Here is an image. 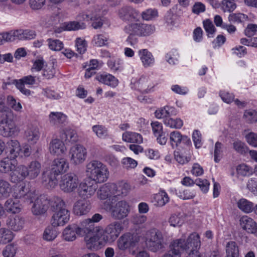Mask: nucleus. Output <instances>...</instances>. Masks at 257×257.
I'll return each mask as SVG.
<instances>
[{
	"instance_id": "f257e3e1",
	"label": "nucleus",
	"mask_w": 257,
	"mask_h": 257,
	"mask_svg": "<svg viewBox=\"0 0 257 257\" xmlns=\"http://www.w3.org/2000/svg\"><path fill=\"white\" fill-rule=\"evenodd\" d=\"M69 168L68 161L64 158L55 159L51 165V172H43L42 182L48 188L53 189L58 184L57 176L67 171Z\"/></svg>"
},
{
	"instance_id": "f03ea898",
	"label": "nucleus",
	"mask_w": 257,
	"mask_h": 257,
	"mask_svg": "<svg viewBox=\"0 0 257 257\" xmlns=\"http://www.w3.org/2000/svg\"><path fill=\"white\" fill-rule=\"evenodd\" d=\"M51 207L54 213L51 219V225H65L70 220V213L66 209L63 200L59 197L51 199Z\"/></svg>"
},
{
	"instance_id": "7ed1b4c3",
	"label": "nucleus",
	"mask_w": 257,
	"mask_h": 257,
	"mask_svg": "<svg viewBox=\"0 0 257 257\" xmlns=\"http://www.w3.org/2000/svg\"><path fill=\"white\" fill-rule=\"evenodd\" d=\"M78 233L80 236H84L86 247L91 250H97L101 248L102 242L100 240V226H81Z\"/></svg>"
},
{
	"instance_id": "20e7f679",
	"label": "nucleus",
	"mask_w": 257,
	"mask_h": 257,
	"mask_svg": "<svg viewBox=\"0 0 257 257\" xmlns=\"http://www.w3.org/2000/svg\"><path fill=\"white\" fill-rule=\"evenodd\" d=\"M86 176L96 183H102L109 178V172L107 166L98 160H92L86 165Z\"/></svg>"
},
{
	"instance_id": "39448f33",
	"label": "nucleus",
	"mask_w": 257,
	"mask_h": 257,
	"mask_svg": "<svg viewBox=\"0 0 257 257\" xmlns=\"http://www.w3.org/2000/svg\"><path fill=\"white\" fill-rule=\"evenodd\" d=\"M19 130L14 120L12 111L5 112L2 115L0 121V135L4 137L8 138L15 136Z\"/></svg>"
},
{
	"instance_id": "423d86ee",
	"label": "nucleus",
	"mask_w": 257,
	"mask_h": 257,
	"mask_svg": "<svg viewBox=\"0 0 257 257\" xmlns=\"http://www.w3.org/2000/svg\"><path fill=\"white\" fill-rule=\"evenodd\" d=\"M126 34H135L139 37H147L153 34L155 31L154 26L144 23H131L124 28Z\"/></svg>"
},
{
	"instance_id": "0eeeda50",
	"label": "nucleus",
	"mask_w": 257,
	"mask_h": 257,
	"mask_svg": "<svg viewBox=\"0 0 257 257\" xmlns=\"http://www.w3.org/2000/svg\"><path fill=\"white\" fill-rule=\"evenodd\" d=\"M163 242L162 233L159 230L153 229L148 234L146 243L150 250L156 252L164 247Z\"/></svg>"
},
{
	"instance_id": "6e6552de",
	"label": "nucleus",
	"mask_w": 257,
	"mask_h": 257,
	"mask_svg": "<svg viewBox=\"0 0 257 257\" xmlns=\"http://www.w3.org/2000/svg\"><path fill=\"white\" fill-rule=\"evenodd\" d=\"M79 184L77 176L73 173H68L61 176L59 186L64 192L70 193L78 187Z\"/></svg>"
},
{
	"instance_id": "1a4fd4ad",
	"label": "nucleus",
	"mask_w": 257,
	"mask_h": 257,
	"mask_svg": "<svg viewBox=\"0 0 257 257\" xmlns=\"http://www.w3.org/2000/svg\"><path fill=\"white\" fill-rule=\"evenodd\" d=\"M140 236L137 233H126L121 236L117 241L118 248L121 250L135 247L140 240Z\"/></svg>"
},
{
	"instance_id": "9d476101",
	"label": "nucleus",
	"mask_w": 257,
	"mask_h": 257,
	"mask_svg": "<svg viewBox=\"0 0 257 257\" xmlns=\"http://www.w3.org/2000/svg\"><path fill=\"white\" fill-rule=\"evenodd\" d=\"M69 155L71 163L75 165L83 163L87 157L86 149L83 146L77 144L72 147Z\"/></svg>"
},
{
	"instance_id": "9b49d317",
	"label": "nucleus",
	"mask_w": 257,
	"mask_h": 257,
	"mask_svg": "<svg viewBox=\"0 0 257 257\" xmlns=\"http://www.w3.org/2000/svg\"><path fill=\"white\" fill-rule=\"evenodd\" d=\"M101 237L105 241L111 242L115 240L123 229L122 226H100Z\"/></svg>"
},
{
	"instance_id": "f8f14e48",
	"label": "nucleus",
	"mask_w": 257,
	"mask_h": 257,
	"mask_svg": "<svg viewBox=\"0 0 257 257\" xmlns=\"http://www.w3.org/2000/svg\"><path fill=\"white\" fill-rule=\"evenodd\" d=\"M33 205L32 207V211L34 215H38L45 213L50 205L51 200H49L44 195L38 196L36 194V199H33Z\"/></svg>"
},
{
	"instance_id": "ddd939ff",
	"label": "nucleus",
	"mask_w": 257,
	"mask_h": 257,
	"mask_svg": "<svg viewBox=\"0 0 257 257\" xmlns=\"http://www.w3.org/2000/svg\"><path fill=\"white\" fill-rule=\"evenodd\" d=\"M129 208L130 206L126 201L121 200L117 202L114 206H111L109 210L114 218L121 219L128 215L130 211Z\"/></svg>"
},
{
	"instance_id": "4468645a",
	"label": "nucleus",
	"mask_w": 257,
	"mask_h": 257,
	"mask_svg": "<svg viewBox=\"0 0 257 257\" xmlns=\"http://www.w3.org/2000/svg\"><path fill=\"white\" fill-rule=\"evenodd\" d=\"M97 188L96 183L91 180L81 182L79 184L78 193L84 199H88L95 194Z\"/></svg>"
},
{
	"instance_id": "2eb2a0df",
	"label": "nucleus",
	"mask_w": 257,
	"mask_h": 257,
	"mask_svg": "<svg viewBox=\"0 0 257 257\" xmlns=\"http://www.w3.org/2000/svg\"><path fill=\"white\" fill-rule=\"evenodd\" d=\"M14 199H23L24 201L33 202V199H36V194L31 192L25 185H20L16 188L13 194Z\"/></svg>"
},
{
	"instance_id": "dca6fc26",
	"label": "nucleus",
	"mask_w": 257,
	"mask_h": 257,
	"mask_svg": "<svg viewBox=\"0 0 257 257\" xmlns=\"http://www.w3.org/2000/svg\"><path fill=\"white\" fill-rule=\"evenodd\" d=\"M173 241L178 242L179 243H181L179 245H180L181 247H180V250L182 251L191 247H192V249L197 250V248H199L200 246L199 236L196 233L191 234L188 237L186 242L182 238L176 239Z\"/></svg>"
},
{
	"instance_id": "f3484780",
	"label": "nucleus",
	"mask_w": 257,
	"mask_h": 257,
	"mask_svg": "<svg viewBox=\"0 0 257 257\" xmlns=\"http://www.w3.org/2000/svg\"><path fill=\"white\" fill-rule=\"evenodd\" d=\"M40 133L38 127L35 124L30 123L27 125L24 132V137L31 145H34L39 140Z\"/></svg>"
},
{
	"instance_id": "a211bd4d",
	"label": "nucleus",
	"mask_w": 257,
	"mask_h": 257,
	"mask_svg": "<svg viewBox=\"0 0 257 257\" xmlns=\"http://www.w3.org/2000/svg\"><path fill=\"white\" fill-rule=\"evenodd\" d=\"M114 187V197L115 201L119 198L126 196L131 190L130 185L126 182L121 181L117 183H112Z\"/></svg>"
},
{
	"instance_id": "6ab92c4d",
	"label": "nucleus",
	"mask_w": 257,
	"mask_h": 257,
	"mask_svg": "<svg viewBox=\"0 0 257 257\" xmlns=\"http://www.w3.org/2000/svg\"><path fill=\"white\" fill-rule=\"evenodd\" d=\"M36 77L32 75H28L24 76L18 80V83H17V88L20 92L26 96H30L31 94V91L27 89L25 85H32L36 83Z\"/></svg>"
},
{
	"instance_id": "aec40b11",
	"label": "nucleus",
	"mask_w": 257,
	"mask_h": 257,
	"mask_svg": "<svg viewBox=\"0 0 257 257\" xmlns=\"http://www.w3.org/2000/svg\"><path fill=\"white\" fill-rule=\"evenodd\" d=\"M119 17L123 21H130L136 19L139 16V12L131 6H124L118 11Z\"/></svg>"
},
{
	"instance_id": "412c9836",
	"label": "nucleus",
	"mask_w": 257,
	"mask_h": 257,
	"mask_svg": "<svg viewBox=\"0 0 257 257\" xmlns=\"http://www.w3.org/2000/svg\"><path fill=\"white\" fill-rule=\"evenodd\" d=\"M114 188L112 183H108L102 185L97 192L98 198L101 200H105L109 198L112 201H115Z\"/></svg>"
},
{
	"instance_id": "4be33fe9",
	"label": "nucleus",
	"mask_w": 257,
	"mask_h": 257,
	"mask_svg": "<svg viewBox=\"0 0 257 257\" xmlns=\"http://www.w3.org/2000/svg\"><path fill=\"white\" fill-rule=\"evenodd\" d=\"M27 168L26 166L23 165H21L13 170L11 173V179L12 182L14 183H18L23 181L26 178H28L27 175Z\"/></svg>"
},
{
	"instance_id": "5701e85b",
	"label": "nucleus",
	"mask_w": 257,
	"mask_h": 257,
	"mask_svg": "<svg viewBox=\"0 0 257 257\" xmlns=\"http://www.w3.org/2000/svg\"><path fill=\"white\" fill-rule=\"evenodd\" d=\"M28 178L29 180H34L40 175L42 166L41 163L38 161L31 162L27 166Z\"/></svg>"
},
{
	"instance_id": "b1692460",
	"label": "nucleus",
	"mask_w": 257,
	"mask_h": 257,
	"mask_svg": "<svg viewBox=\"0 0 257 257\" xmlns=\"http://www.w3.org/2000/svg\"><path fill=\"white\" fill-rule=\"evenodd\" d=\"M90 208V204L89 201L85 199H80L75 203L73 206V212L77 215H83L87 213Z\"/></svg>"
},
{
	"instance_id": "393cba45",
	"label": "nucleus",
	"mask_w": 257,
	"mask_h": 257,
	"mask_svg": "<svg viewBox=\"0 0 257 257\" xmlns=\"http://www.w3.org/2000/svg\"><path fill=\"white\" fill-rule=\"evenodd\" d=\"M95 79L99 82L113 88L116 87L118 84V80L114 76L106 73L97 74Z\"/></svg>"
},
{
	"instance_id": "a878e982",
	"label": "nucleus",
	"mask_w": 257,
	"mask_h": 257,
	"mask_svg": "<svg viewBox=\"0 0 257 257\" xmlns=\"http://www.w3.org/2000/svg\"><path fill=\"white\" fill-rule=\"evenodd\" d=\"M8 152L11 159H15L18 157L21 151L20 143L16 140H11L7 143Z\"/></svg>"
},
{
	"instance_id": "bb28decb",
	"label": "nucleus",
	"mask_w": 257,
	"mask_h": 257,
	"mask_svg": "<svg viewBox=\"0 0 257 257\" xmlns=\"http://www.w3.org/2000/svg\"><path fill=\"white\" fill-rule=\"evenodd\" d=\"M138 54L143 65L145 68L151 67L154 65V57L147 49H141L139 51Z\"/></svg>"
},
{
	"instance_id": "cd10ccee",
	"label": "nucleus",
	"mask_w": 257,
	"mask_h": 257,
	"mask_svg": "<svg viewBox=\"0 0 257 257\" xmlns=\"http://www.w3.org/2000/svg\"><path fill=\"white\" fill-rule=\"evenodd\" d=\"M49 150L51 154L59 156L64 153L66 149L62 141L54 139L50 144Z\"/></svg>"
},
{
	"instance_id": "c85d7f7f",
	"label": "nucleus",
	"mask_w": 257,
	"mask_h": 257,
	"mask_svg": "<svg viewBox=\"0 0 257 257\" xmlns=\"http://www.w3.org/2000/svg\"><path fill=\"white\" fill-rule=\"evenodd\" d=\"M122 140L129 143L140 144L143 142V137L141 134L130 131H126L122 134Z\"/></svg>"
},
{
	"instance_id": "c756f323",
	"label": "nucleus",
	"mask_w": 257,
	"mask_h": 257,
	"mask_svg": "<svg viewBox=\"0 0 257 257\" xmlns=\"http://www.w3.org/2000/svg\"><path fill=\"white\" fill-rule=\"evenodd\" d=\"M81 226H67L63 232V237L64 239L68 241L74 240L76 238V234L80 235L78 233Z\"/></svg>"
},
{
	"instance_id": "7c9ffc66",
	"label": "nucleus",
	"mask_w": 257,
	"mask_h": 257,
	"mask_svg": "<svg viewBox=\"0 0 257 257\" xmlns=\"http://www.w3.org/2000/svg\"><path fill=\"white\" fill-rule=\"evenodd\" d=\"M5 207L8 212L12 213H18L22 208L20 201L15 199H8L5 202Z\"/></svg>"
},
{
	"instance_id": "2f4dec72",
	"label": "nucleus",
	"mask_w": 257,
	"mask_h": 257,
	"mask_svg": "<svg viewBox=\"0 0 257 257\" xmlns=\"http://www.w3.org/2000/svg\"><path fill=\"white\" fill-rule=\"evenodd\" d=\"M67 120L66 115L60 112H51L49 115V122L53 125L58 126Z\"/></svg>"
},
{
	"instance_id": "473e14b6",
	"label": "nucleus",
	"mask_w": 257,
	"mask_h": 257,
	"mask_svg": "<svg viewBox=\"0 0 257 257\" xmlns=\"http://www.w3.org/2000/svg\"><path fill=\"white\" fill-rule=\"evenodd\" d=\"M138 86L143 92H148L154 86L151 79L149 76H143L139 80Z\"/></svg>"
},
{
	"instance_id": "72a5a7b5",
	"label": "nucleus",
	"mask_w": 257,
	"mask_h": 257,
	"mask_svg": "<svg viewBox=\"0 0 257 257\" xmlns=\"http://www.w3.org/2000/svg\"><path fill=\"white\" fill-rule=\"evenodd\" d=\"M169 201V197L167 193L164 190H161L155 194L153 197V202L157 206L162 207Z\"/></svg>"
},
{
	"instance_id": "f704fd0d",
	"label": "nucleus",
	"mask_w": 257,
	"mask_h": 257,
	"mask_svg": "<svg viewBox=\"0 0 257 257\" xmlns=\"http://www.w3.org/2000/svg\"><path fill=\"white\" fill-rule=\"evenodd\" d=\"M180 245L178 242H172L169 246V250L162 257H181L182 251Z\"/></svg>"
},
{
	"instance_id": "c9c22d12",
	"label": "nucleus",
	"mask_w": 257,
	"mask_h": 257,
	"mask_svg": "<svg viewBox=\"0 0 257 257\" xmlns=\"http://www.w3.org/2000/svg\"><path fill=\"white\" fill-rule=\"evenodd\" d=\"M15 168L14 161L9 158H5L0 161V172L3 173H8L13 172Z\"/></svg>"
},
{
	"instance_id": "e433bc0d",
	"label": "nucleus",
	"mask_w": 257,
	"mask_h": 257,
	"mask_svg": "<svg viewBox=\"0 0 257 257\" xmlns=\"http://www.w3.org/2000/svg\"><path fill=\"white\" fill-rule=\"evenodd\" d=\"M14 238L13 232L6 227L0 228V244H5L11 242Z\"/></svg>"
},
{
	"instance_id": "4c0bfd02",
	"label": "nucleus",
	"mask_w": 257,
	"mask_h": 257,
	"mask_svg": "<svg viewBox=\"0 0 257 257\" xmlns=\"http://www.w3.org/2000/svg\"><path fill=\"white\" fill-rule=\"evenodd\" d=\"M11 191L10 184L6 180L0 179V199L8 197Z\"/></svg>"
},
{
	"instance_id": "58836bf2",
	"label": "nucleus",
	"mask_w": 257,
	"mask_h": 257,
	"mask_svg": "<svg viewBox=\"0 0 257 257\" xmlns=\"http://www.w3.org/2000/svg\"><path fill=\"white\" fill-rule=\"evenodd\" d=\"M237 204L238 207L245 213H250L254 209L253 203L244 198L240 199Z\"/></svg>"
},
{
	"instance_id": "ea45409f",
	"label": "nucleus",
	"mask_w": 257,
	"mask_h": 257,
	"mask_svg": "<svg viewBox=\"0 0 257 257\" xmlns=\"http://www.w3.org/2000/svg\"><path fill=\"white\" fill-rule=\"evenodd\" d=\"M58 231L56 226H48L43 233V238L47 241H52L57 236Z\"/></svg>"
},
{
	"instance_id": "a19ab883",
	"label": "nucleus",
	"mask_w": 257,
	"mask_h": 257,
	"mask_svg": "<svg viewBox=\"0 0 257 257\" xmlns=\"http://www.w3.org/2000/svg\"><path fill=\"white\" fill-rule=\"evenodd\" d=\"M226 257H238V248L234 241H230L226 245Z\"/></svg>"
},
{
	"instance_id": "79ce46f5",
	"label": "nucleus",
	"mask_w": 257,
	"mask_h": 257,
	"mask_svg": "<svg viewBox=\"0 0 257 257\" xmlns=\"http://www.w3.org/2000/svg\"><path fill=\"white\" fill-rule=\"evenodd\" d=\"M228 21L233 23H242L249 20L248 16L242 13H232L228 16Z\"/></svg>"
},
{
	"instance_id": "37998d69",
	"label": "nucleus",
	"mask_w": 257,
	"mask_h": 257,
	"mask_svg": "<svg viewBox=\"0 0 257 257\" xmlns=\"http://www.w3.org/2000/svg\"><path fill=\"white\" fill-rule=\"evenodd\" d=\"M164 124L171 128L179 129L183 124L182 120L180 118L173 119L170 117L164 119Z\"/></svg>"
},
{
	"instance_id": "c03bdc74",
	"label": "nucleus",
	"mask_w": 257,
	"mask_h": 257,
	"mask_svg": "<svg viewBox=\"0 0 257 257\" xmlns=\"http://www.w3.org/2000/svg\"><path fill=\"white\" fill-rule=\"evenodd\" d=\"M108 37L105 34H97L94 36L92 43L96 47H102L107 44Z\"/></svg>"
},
{
	"instance_id": "a18cd8bd",
	"label": "nucleus",
	"mask_w": 257,
	"mask_h": 257,
	"mask_svg": "<svg viewBox=\"0 0 257 257\" xmlns=\"http://www.w3.org/2000/svg\"><path fill=\"white\" fill-rule=\"evenodd\" d=\"M203 28L208 37H213L216 32V28L210 19H206L203 22Z\"/></svg>"
},
{
	"instance_id": "49530a36",
	"label": "nucleus",
	"mask_w": 257,
	"mask_h": 257,
	"mask_svg": "<svg viewBox=\"0 0 257 257\" xmlns=\"http://www.w3.org/2000/svg\"><path fill=\"white\" fill-rule=\"evenodd\" d=\"M62 139L69 142H75L77 140V135L76 132L72 129L66 128L62 135Z\"/></svg>"
},
{
	"instance_id": "de8ad7c7",
	"label": "nucleus",
	"mask_w": 257,
	"mask_h": 257,
	"mask_svg": "<svg viewBox=\"0 0 257 257\" xmlns=\"http://www.w3.org/2000/svg\"><path fill=\"white\" fill-rule=\"evenodd\" d=\"M92 130L99 138L104 139L108 136L107 129L101 125H95L92 127Z\"/></svg>"
},
{
	"instance_id": "09e8293b",
	"label": "nucleus",
	"mask_w": 257,
	"mask_h": 257,
	"mask_svg": "<svg viewBox=\"0 0 257 257\" xmlns=\"http://www.w3.org/2000/svg\"><path fill=\"white\" fill-rule=\"evenodd\" d=\"M243 117L248 123H252L257 121V111L253 109H248L244 111Z\"/></svg>"
},
{
	"instance_id": "8fccbe9b",
	"label": "nucleus",
	"mask_w": 257,
	"mask_h": 257,
	"mask_svg": "<svg viewBox=\"0 0 257 257\" xmlns=\"http://www.w3.org/2000/svg\"><path fill=\"white\" fill-rule=\"evenodd\" d=\"M47 42L49 48L53 51H60L64 46L63 42L59 40L50 38Z\"/></svg>"
},
{
	"instance_id": "3c124183",
	"label": "nucleus",
	"mask_w": 257,
	"mask_h": 257,
	"mask_svg": "<svg viewBox=\"0 0 257 257\" xmlns=\"http://www.w3.org/2000/svg\"><path fill=\"white\" fill-rule=\"evenodd\" d=\"M236 171L238 175L243 176H249L252 173V168L245 164L238 165L237 167Z\"/></svg>"
},
{
	"instance_id": "603ef678",
	"label": "nucleus",
	"mask_w": 257,
	"mask_h": 257,
	"mask_svg": "<svg viewBox=\"0 0 257 257\" xmlns=\"http://www.w3.org/2000/svg\"><path fill=\"white\" fill-rule=\"evenodd\" d=\"M170 140L171 146H177L182 141V135L179 132L173 131L170 134Z\"/></svg>"
},
{
	"instance_id": "864d4df0",
	"label": "nucleus",
	"mask_w": 257,
	"mask_h": 257,
	"mask_svg": "<svg viewBox=\"0 0 257 257\" xmlns=\"http://www.w3.org/2000/svg\"><path fill=\"white\" fill-rule=\"evenodd\" d=\"M234 150L240 154H244L247 152V148L245 144L239 140H236L232 143Z\"/></svg>"
},
{
	"instance_id": "5fc2aeb1",
	"label": "nucleus",
	"mask_w": 257,
	"mask_h": 257,
	"mask_svg": "<svg viewBox=\"0 0 257 257\" xmlns=\"http://www.w3.org/2000/svg\"><path fill=\"white\" fill-rule=\"evenodd\" d=\"M18 33L19 40H30L34 39L36 36L34 31L29 30H18Z\"/></svg>"
},
{
	"instance_id": "6e6d98bb",
	"label": "nucleus",
	"mask_w": 257,
	"mask_h": 257,
	"mask_svg": "<svg viewBox=\"0 0 257 257\" xmlns=\"http://www.w3.org/2000/svg\"><path fill=\"white\" fill-rule=\"evenodd\" d=\"M17 250V246L13 244H10L7 245L3 251V255L4 257H14Z\"/></svg>"
},
{
	"instance_id": "4d7b16f0",
	"label": "nucleus",
	"mask_w": 257,
	"mask_h": 257,
	"mask_svg": "<svg viewBox=\"0 0 257 257\" xmlns=\"http://www.w3.org/2000/svg\"><path fill=\"white\" fill-rule=\"evenodd\" d=\"M84 25L83 23H82L81 25L79 22L75 21L65 23L63 26L64 30L67 31L77 30L79 29L84 28Z\"/></svg>"
},
{
	"instance_id": "13d9d810",
	"label": "nucleus",
	"mask_w": 257,
	"mask_h": 257,
	"mask_svg": "<svg viewBox=\"0 0 257 257\" xmlns=\"http://www.w3.org/2000/svg\"><path fill=\"white\" fill-rule=\"evenodd\" d=\"M244 35L247 37H251L257 35V25L249 24L244 30Z\"/></svg>"
},
{
	"instance_id": "bf43d9fd",
	"label": "nucleus",
	"mask_w": 257,
	"mask_h": 257,
	"mask_svg": "<svg viewBox=\"0 0 257 257\" xmlns=\"http://www.w3.org/2000/svg\"><path fill=\"white\" fill-rule=\"evenodd\" d=\"M121 163L123 167L127 169L135 168L138 165L137 162L130 157L124 158L121 161Z\"/></svg>"
},
{
	"instance_id": "052dcab7",
	"label": "nucleus",
	"mask_w": 257,
	"mask_h": 257,
	"mask_svg": "<svg viewBox=\"0 0 257 257\" xmlns=\"http://www.w3.org/2000/svg\"><path fill=\"white\" fill-rule=\"evenodd\" d=\"M7 221V225H22L26 223L24 218L18 215L10 216Z\"/></svg>"
},
{
	"instance_id": "680f3d73",
	"label": "nucleus",
	"mask_w": 257,
	"mask_h": 257,
	"mask_svg": "<svg viewBox=\"0 0 257 257\" xmlns=\"http://www.w3.org/2000/svg\"><path fill=\"white\" fill-rule=\"evenodd\" d=\"M246 188L254 195L257 196V178H251L246 183Z\"/></svg>"
},
{
	"instance_id": "e2e57ef3",
	"label": "nucleus",
	"mask_w": 257,
	"mask_h": 257,
	"mask_svg": "<svg viewBox=\"0 0 257 257\" xmlns=\"http://www.w3.org/2000/svg\"><path fill=\"white\" fill-rule=\"evenodd\" d=\"M236 8L234 2L232 0H224L222 2V9L224 12H233Z\"/></svg>"
},
{
	"instance_id": "0e129e2a",
	"label": "nucleus",
	"mask_w": 257,
	"mask_h": 257,
	"mask_svg": "<svg viewBox=\"0 0 257 257\" xmlns=\"http://www.w3.org/2000/svg\"><path fill=\"white\" fill-rule=\"evenodd\" d=\"M195 183L203 193H205L208 192L210 184L207 180L197 179L195 180Z\"/></svg>"
},
{
	"instance_id": "69168bd1",
	"label": "nucleus",
	"mask_w": 257,
	"mask_h": 257,
	"mask_svg": "<svg viewBox=\"0 0 257 257\" xmlns=\"http://www.w3.org/2000/svg\"><path fill=\"white\" fill-rule=\"evenodd\" d=\"M158 15L157 11L155 9H148L142 13V18L146 21L152 20Z\"/></svg>"
},
{
	"instance_id": "338daca9",
	"label": "nucleus",
	"mask_w": 257,
	"mask_h": 257,
	"mask_svg": "<svg viewBox=\"0 0 257 257\" xmlns=\"http://www.w3.org/2000/svg\"><path fill=\"white\" fill-rule=\"evenodd\" d=\"M222 147L223 145L219 142H217L215 145L214 160L216 163L219 162L220 160L221 156L222 153Z\"/></svg>"
},
{
	"instance_id": "774afa93",
	"label": "nucleus",
	"mask_w": 257,
	"mask_h": 257,
	"mask_svg": "<svg viewBox=\"0 0 257 257\" xmlns=\"http://www.w3.org/2000/svg\"><path fill=\"white\" fill-rule=\"evenodd\" d=\"M75 46L77 52L80 54L84 53L86 50V42L85 40L78 38L76 40Z\"/></svg>"
}]
</instances>
